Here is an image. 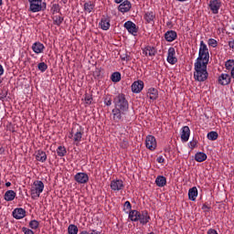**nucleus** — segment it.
Returning a JSON list of instances; mask_svg holds the SVG:
<instances>
[{"mask_svg": "<svg viewBox=\"0 0 234 234\" xmlns=\"http://www.w3.org/2000/svg\"><path fill=\"white\" fill-rule=\"evenodd\" d=\"M229 48H234V40L229 41Z\"/></svg>", "mask_w": 234, "mask_h": 234, "instance_id": "5fc2aeb1", "label": "nucleus"}, {"mask_svg": "<svg viewBox=\"0 0 234 234\" xmlns=\"http://www.w3.org/2000/svg\"><path fill=\"white\" fill-rule=\"evenodd\" d=\"M209 73H207V64L200 62L194 63V80L196 81L204 82L207 80Z\"/></svg>", "mask_w": 234, "mask_h": 234, "instance_id": "f03ea898", "label": "nucleus"}, {"mask_svg": "<svg viewBox=\"0 0 234 234\" xmlns=\"http://www.w3.org/2000/svg\"><path fill=\"white\" fill-rule=\"evenodd\" d=\"M74 180L77 184H87V182H89V175H87V173L79 172L74 176Z\"/></svg>", "mask_w": 234, "mask_h": 234, "instance_id": "9b49d317", "label": "nucleus"}, {"mask_svg": "<svg viewBox=\"0 0 234 234\" xmlns=\"http://www.w3.org/2000/svg\"><path fill=\"white\" fill-rule=\"evenodd\" d=\"M12 215L16 220H21V218H25L27 216V210L24 208H15Z\"/></svg>", "mask_w": 234, "mask_h": 234, "instance_id": "a211bd4d", "label": "nucleus"}, {"mask_svg": "<svg viewBox=\"0 0 234 234\" xmlns=\"http://www.w3.org/2000/svg\"><path fill=\"white\" fill-rule=\"evenodd\" d=\"M60 11L58 5H53V14H59Z\"/></svg>", "mask_w": 234, "mask_h": 234, "instance_id": "a18cd8bd", "label": "nucleus"}, {"mask_svg": "<svg viewBox=\"0 0 234 234\" xmlns=\"http://www.w3.org/2000/svg\"><path fill=\"white\" fill-rule=\"evenodd\" d=\"M133 5L129 0L123 1L120 5L118 6L119 12H122V14H125L129 12L132 8Z\"/></svg>", "mask_w": 234, "mask_h": 234, "instance_id": "dca6fc26", "label": "nucleus"}, {"mask_svg": "<svg viewBox=\"0 0 234 234\" xmlns=\"http://www.w3.org/2000/svg\"><path fill=\"white\" fill-rule=\"evenodd\" d=\"M155 184L158 187H165L167 185V178L164 176H158L155 179Z\"/></svg>", "mask_w": 234, "mask_h": 234, "instance_id": "bb28decb", "label": "nucleus"}, {"mask_svg": "<svg viewBox=\"0 0 234 234\" xmlns=\"http://www.w3.org/2000/svg\"><path fill=\"white\" fill-rule=\"evenodd\" d=\"M166 61L170 63V65H175L176 63H177L178 58H176V51L175 50V48L171 47L168 48Z\"/></svg>", "mask_w": 234, "mask_h": 234, "instance_id": "1a4fd4ad", "label": "nucleus"}, {"mask_svg": "<svg viewBox=\"0 0 234 234\" xmlns=\"http://www.w3.org/2000/svg\"><path fill=\"white\" fill-rule=\"evenodd\" d=\"M221 6H222V1L220 0H210L208 3V8H210V11L214 15L218 14V10H220Z\"/></svg>", "mask_w": 234, "mask_h": 234, "instance_id": "6e6552de", "label": "nucleus"}, {"mask_svg": "<svg viewBox=\"0 0 234 234\" xmlns=\"http://www.w3.org/2000/svg\"><path fill=\"white\" fill-rule=\"evenodd\" d=\"M8 96V89H2L0 90V100L1 101H5V99Z\"/></svg>", "mask_w": 234, "mask_h": 234, "instance_id": "4c0bfd02", "label": "nucleus"}, {"mask_svg": "<svg viewBox=\"0 0 234 234\" xmlns=\"http://www.w3.org/2000/svg\"><path fill=\"white\" fill-rule=\"evenodd\" d=\"M29 228L31 229H37L39 228V221L33 219L29 222Z\"/></svg>", "mask_w": 234, "mask_h": 234, "instance_id": "ea45409f", "label": "nucleus"}, {"mask_svg": "<svg viewBox=\"0 0 234 234\" xmlns=\"http://www.w3.org/2000/svg\"><path fill=\"white\" fill-rule=\"evenodd\" d=\"M17 197V194L14 190H7L4 195L5 202H12Z\"/></svg>", "mask_w": 234, "mask_h": 234, "instance_id": "b1692460", "label": "nucleus"}, {"mask_svg": "<svg viewBox=\"0 0 234 234\" xmlns=\"http://www.w3.org/2000/svg\"><path fill=\"white\" fill-rule=\"evenodd\" d=\"M178 37V34H176V31L175 30H169L165 34V38L168 43H173L175 39Z\"/></svg>", "mask_w": 234, "mask_h": 234, "instance_id": "4be33fe9", "label": "nucleus"}, {"mask_svg": "<svg viewBox=\"0 0 234 234\" xmlns=\"http://www.w3.org/2000/svg\"><path fill=\"white\" fill-rule=\"evenodd\" d=\"M195 63H201L205 65H208L209 63V48H207V45H206L204 40L200 41L198 57Z\"/></svg>", "mask_w": 234, "mask_h": 234, "instance_id": "20e7f679", "label": "nucleus"}, {"mask_svg": "<svg viewBox=\"0 0 234 234\" xmlns=\"http://www.w3.org/2000/svg\"><path fill=\"white\" fill-rule=\"evenodd\" d=\"M78 226L71 224L68 227V233L69 234H78Z\"/></svg>", "mask_w": 234, "mask_h": 234, "instance_id": "c9c22d12", "label": "nucleus"}, {"mask_svg": "<svg viewBox=\"0 0 234 234\" xmlns=\"http://www.w3.org/2000/svg\"><path fill=\"white\" fill-rule=\"evenodd\" d=\"M22 231L24 234H34V230H32L28 228H26V227L22 228Z\"/></svg>", "mask_w": 234, "mask_h": 234, "instance_id": "c03bdc74", "label": "nucleus"}, {"mask_svg": "<svg viewBox=\"0 0 234 234\" xmlns=\"http://www.w3.org/2000/svg\"><path fill=\"white\" fill-rule=\"evenodd\" d=\"M29 10L33 14L47 10V3H43V0H28ZM43 3V5H41Z\"/></svg>", "mask_w": 234, "mask_h": 234, "instance_id": "423d86ee", "label": "nucleus"}, {"mask_svg": "<svg viewBox=\"0 0 234 234\" xmlns=\"http://www.w3.org/2000/svg\"><path fill=\"white\" fill-rule=\"evenodd\" d=\"M219 85H229L231 83V76L228 73H222L218 80Z\"/></svg>", "mask_w": 234, "mask_h": 234, "instance_id": "2eb2a0df", "label": "nucleus"}, {"mask_svg": "<svg viewBox=\"0 0 234 234\" xmlns=\"http://www.w3.org/2000/svg\"><path fill=\"white\" fill-rule=\"evenodd\" d=\"M156 52H157L156 48L152 46H146L143 49V54H144V56H149L150 58H153V56H156Z\"/></svg>", "mask_w": 234, "mask_h": 234, "instance_id": "5701e85b", "label": "nucleus"}, {"mask_svg": "<svg viewBox=\"0 0 234 234\" xmlns=\"http://www.w3.org/2000/svg\"><path fill=\"white\" fill-rule=\"evenodd\" d=\"M144 17L148 25H154V20L156 19V13H154V11L145 12Z\"/></svg>", "mask_w": 234, "mask_h": 234, "instance_id": "4468645a", "label": "nucleus"}, {"mask_svg": "<svg viewBox=\"0 0 234 234\" xmlns=\"http://www.w3.org/2000/svg\"><path fill=\"white\" fill-rule=\"evenodd\" d=\"M111 80L113 83H119V81H122V73L115 71L112 74Z\"/></svg>", "mask_w": 234, "mask_h": 234, "instance_id": "7c9ffc66", "label": "nucleus"}, {"mask_svg": "<svg viewBox=\"0 0 234 234\" xmlns=\"http://www.w3.org/2000/svg\"><path fill=\"white\" fill-rule=\"evenodd\" d=\"M133 206L131 205V202L125 201L124 203V211H131Z\"/></svg>", "mask_w": 234, "mask_h": 234, "instance_id": "37998d69", "label": "nucleus"}, {"mask_svg": "<svg viewBox=\"0 0 234 234\" xmlns=\"http://www.w3.org/2000/svg\"><path fill=\"white\" fill-rule=\"evenodd\" d=\"M103 103L104 105H106L107 107H111V105H112V95H106L104 97V100H103Z\"/></svg>", "mask_w": 234, "mask_h": 234, "instance_id": "72a5a7b5", "label": "nucleus"}, {"mask_svg": "<svg viewBox=\"0 0 234 234\" xmlns=\"http://www.w3.org/2000/svg\"><path fill=\"white\" fill-rule=\"evenodd\" d=\"M10 186H12V183H10V182H6V183H5V186H6V187H10Z\"/></svg>", "mask_w": 234, "mask_h": 234, "instance_id": "680f3d73", "label": "nucleus"}, {"mask_svg": "<svg viewBox=\"0 0 234 234\" xmlns=\"http://www.w3.org/2000/svg\"><path fill=\"white\" fill-rule=\"evenodd\" d=\"M32 50L33 52H35V54H43L44 50H45V45H43V43L41 42H35L32 45Z\"/></svg>", "mask_w": 234, "mask_h": 234, "instance_id": "aec40b11", "label": "nucleus"}, {"mask_svg": "<svg viewBox=\"0 0 234 234\" xmlns=\"http://www.w3.org/2000/svg\"><path fill=\"white\" fill-rule=\"evenodd\" d=\"M145 145L149 151H154L156 149V138L153 135L146 136Z\"/></svg>", "mask_w": 234, "mask_h": 234, "instance_id": "9d476101", "label": "nucleus"}, {"mask_svg": "<svg viewBox=\"0 0 234 234\" xmlns=\"http://www.w3.org/2000/svg\"><path fill=\"white\" fill-rule=\"evenodd\" d=\"M0 6H3V0H0Z\"/></svg>", "mask_w": 234, "mask_h": 234, "instance_id": "0e129e2a", "label": "nucleus"}, {"mask_svg": "<svg viewBox=\"0 0 234 234\" xmlns=\"http://www.w3.org/2000/svg\"><path fill=\"white\" fill-rule=\"evenodd\" d=\"M100 27L101 30H109L111 28V18L109 16H103L101 19Z\"/></svg>", "mask_w": 234, "mask_h": 234, "instance_id": "6ab92c4d", "label": "nucleus"}, {"mask_svg": "<svg viewBox=\"0 0 234 234\" xmlns=\"http://www.w3.org/2000/svg\"><path fill=\"white\" fill-rule=\"evenodd\" d=\"M129 56H127V55H124L123 57H122V61H129Z\"/></svg>", "mask_w": 234, "mask_h": 234, "instance_id": "4d7b16f0", "label": "nucleus"}, {"mask_svg": "<svg viewBox=\"0 0 234 234\" xmlns=\"http://www.w3.org/2000/svg\"><path fill=\"white\" fill-rule=\"evenodd\" d=\"M90 234H101V232H100V231H98V230H96V229H91V230L90 231Z\"/></svg>", "mask_w": 234, "mask_h": 234, "instance_id": "6e6d98bb", "label": "nucleus"}, {"mask_svg": "<svg viewBox=\"0 0 234 234\" xmlns=\"http://www.w3.org/2000/svg\"><path fill=\"white\" fill-rule=\"evenodd\" d=\"M127 145H129V143L127 141H123L122 144H121V147L122 149H127Z\"/></svg>", "mask_w": 234, "mask_h": 234, "instance_id": "de8ad7c7", "label": "nucleus"}, {"mask_svg": "<svg viewBox=\"0 0 234 234\" xmlns=\"http://www.w3.org/2000/svg\"><path fill=\"white\" fill-rule=\"evenodd\" d=\"M207 234H218L215 229H209L207 230Z\"/></svg>", "mask_w": 234, "mask_h": 234, "instance_id": "8fccbe9b", "label": "nucleus"}, {"mask_svg": "<svg viewBox=\"0 0 234 234\" xmlns=\"http://www.w3.org/2000/svg\"><path fill=\"white\" fill-rule=\"evenodd\" d=\"M207 140H210L211 142H215V140L218 139V133H217L215 131L209 132L207 134Z\"/></svg>", "mask_w": 234, "mask_h": 234, "instance_id": "473e14b6", "label": "nucleus"}, {"mask_svg": "<svg viewBox=\"0 0 234 234\" xmlns=\"http://www.w3.org/2000/svg\"><path fill=\"white\" fill-rule=\"evenodd\" d=\"M44 189H45V184H43V181H39V180L35 181L30 189L31 198L33 200H37V198H39V197L41 196V193H43Z\"/></svg>", "mask_w": 234, "mask_h": 234, "instance_id": "39448f33", "label": "nucleus"}, {"mask_svg": "<svg viewBox=\"0 0 234 234\" xmlns=\"http://www.w3.org/2000/svg\"><path fill=\"white\" fill-rule=\"evenodd\" d=\"M37 69L40 70V72H45L47 69H48V66L45 62H40L37 65Z\"/></svg>", "mask_w": 234, "mask_h": 234, "instance_id": "a19ab883", "label": "nucleus"}, {"mask_svg": "<svg viewBox=\"0 0 234 234\" xmlns=\"http://www.w3.org/2000/svg\"><path fill=\"white\" fill-rule=\"evenodd\" d=\"M225 68L227 70H233L234 69V59H229L225 62Z\"/></svg>", "mask_w": 234, "mask_h": 234, "instance_id": "e433bc0d", "label": "nucleus"}, {"mask_svg": "<svg viewBox=\"0 0 234 234\" xmlns=\"http://www.w3.org/2000/svg\"><path fill=\"white\" fill-rule=\"evenodd\" d=\"M93 76L94 78H100V76H101V70H100V69H96L93 72Z\"/></svg>", "mask_w": 234, "mask_h": 234, "instance_id": "49530a36", "label": "nucleus"}, {"mask_svg": "<svg viewBox=\"0 0 234 234\" xmlns=\"http://www.w3.org/2000/svg\"><path fill=\"white\" fill-rule=\"evenodd\" d=\"M177 1H179V3H186V1L187 0H177Z\"/></svg>", "mask_w": 234, "mask_h": 234, "instance_id": "e2e57ef3", "label": "nucleus"}, {"mask_svg": "<svg viewBox=\"0 0 234 234\" xmlns=\"http://www.w3.org/2000/svg\"><path fill=\"white\" fill-rule=\"evenodd\" d=\"M197 144H198V142L197 140H192L188 143V146L190 149H195V147H197Z\"/></svg>", "mask_w": 234, "mask_h": 234, "instance_id": "79ce46f5", "label": "nucleus"}, {"mask_svg": "<svg viewBox=\"0 0 234 234\" xmlns=\"http://www.w3.org/2000/svg\"><path fill=\"white\" fill-rule=\"evenodd\" d=\"M79 234H90V232L87 231V230H82V231H80Z\"/></svg>", "mask_w": 234, "mask_h": 234, "instance_id": "052dcab7", "label": "nucleus"}, {"mask_svg": "<svg viewBox=\"0 0 234 234\" xmlns=\"http://www.w3.org/2000/svg\"><path fill=\"white\" fill-rule=\"evenodd\" d=\"M83 127L80 126V129L73 135V140L76 145H80V142H81V138H83Z\"/></svg>", "mask_w": 234, "mask_h": 234, "instance_id": "412c9836", "label": "nucleus"}, {"mask_svg": "<svg viewBox=\"0 0 234 234\" xmlns=\"http://www.w3.org/2000/svg\"><path fill=\"white\" fill-rule=\"evenodd\" d=\"M124 28H126V30L129 32V34H132V36H136V34H138L136 24H134L133 21L125 22Z\"/></svg>", "mask_w": 234, "mask_h": 234, "instance_id": "f8f14e48", "label": "nucleus"}, {"mask_svg": "<svg viewBox=\"0 0 234 234\" xmlns=\"http://www.w3.org/2000/svg\"><path fill=\"white\" fill-rule=\"evenodd\" d=\"M129 218L132 222H138L143 226L145 224H149L151 221V216H149V212L147 210L138 211V210H131L129 212Z\"/></svg>", "mask_w": 234, "mask_h": 234, "instance_id": "7ed1b4c3", "label": "nucleus"}, {"mask_svg": "<svg viewBox=\"0 0 234 234\" xmlns=\"http://www.w3.org/2000/svg\"><path fill=\"white\" fill-rule=\"evenodd\" d=\"M122 2H123V0H114V3H116V5H120Z\"/></svg>", "mask_w": 234, "mask_h": 234, "instance_id": "13d9d810", "label": "nucleus"}, {"mask_svg": "<svg viewBox=\"0 0 234 234\" xmlns=\"http://www.w3.org/2000/svg\"><path fill=\"white\" fill-rule=\"evenodd\" d=\"M189 136H191L189 126H183L181 129V141L189 142Z\"/></svg>", "mask_w": 234, "mask_h": 234, "instance_id": "f3484780", "label": "nucleus"}, {"mask_svg": "<svg viewBox=\"0 0 234 234\" xmlns=\"http://www.w3.org/2000/svg\"><path fill=\"white\" fill-rule=\"evenodd\" d=\"M230 76H231V78H233V80H234V68L231 69V71H230Z\"/></svg>", "mask_w": 234, "mask_h": 234, "instance_id": "bf43d9fd", "label": "nucleus"}, {"mask_svg": "<svg viewBox=\"0 0 234 234\" xmlns=\"http://www.w3.org/2000/svg\"><path fill=\"white\" fill-rule=\"evenodd\" d=\"M0 83H3V80H1V79H0Z\"/></svg>", "mask_w": 234, "mask_h": 234, "instance_id": "69168bd1", "label": "nucleus"}, {"mask_svg": "<svg viewBox=\"0 0 234 234\" xmlns=\"http://www.w3.org/2000/svg\"><path fill=\"white\" fill-rule=\"evenodd\" d=\"M36 158L37 162H47V154L43 150H38Z\"/></svg>", "mask_w": 234, "mask_h": 234, "instance_id": "c85d7f7f", "label": "nucleus"}, {"mask_svg": "<svg viewBox=\"0 0 234 234\" xmlns=\"http://www.w3.org/2000/svg\"><path fill=\"white\" fill-rule=\"evenodd\" d=\"M156 162H158V164H164V162H165V159H164V156H159L157 157Z\"/></svg>", "mask_w": 234, "mask_h": 234, "instance_id": "09e8293b", "label": "nucleus"}, {"mask_svg": "<svg viewBox=\"0 0 234 234\" xmlns=\"http://www.w3.org/2000/svg\"><path fill=\"white\" fill-rule=\"evenodd\" d=\"M147 98H149L152 101L158 99V90L154 88H150L146 94Z\"/></svg>", "mask_w": 234, "mask_h": 234, "instance_id": "393cba45", "label": "nucleus"}, {"mask_svg": "<svg viewBox=\"0 0 234 234\" xmlns=\"http://www.w3.org/2000/svg\"><path fill=\"white\" fill-rule=\"evenodd\" d=\"M57 154L58 156H65V154H67V148H65V146H58L57 148Z\"/></svg>", "mask_w": 234, "mask_h": 234, "instance_id": "f704fd0d", "label": "nucleus"}, {"mask_svg": "<svg viewBox=\"0 0 234 234\" xmlns=\"http://www.w3.org/2000/svg\"><path fill=\"white\" fill-rule=\"evenodd\" d=\"M111 189L114 192V193H118V191H123L125 185L123 184V180L122 179H113L111 182Z\"/></svg>", "mask_w": 234, "mask_h": 234, "instance_id": "0eeeda50", "label": "nucleus"}, {"mask_svg": "<svg viewBox=\"0 0 234 234\" xmlns=\"http://www.w3.org/2000/svg\"><path fill=\"white\" fill-rule=\"evenodd\" d=\"M197 197H198V189L197 186H194L188 190V198L195 202L197 200Z\"/></svg>", "mask_w": 234, "mask_h": 234, "instance_id": "a878e982", "label": "nucleus"}, {"mask_svg": "<svg viewBox=\"0 0 234 234\" xmlns=\"http://www.w3.org/2000/svg\"><path fill=\"white\" fill-rule=\"evenodd\" d=\"M202 209H203V211L207 212V211H209V207H208L207 205L204 204V205L202 206Z\"/></svg>", "mask_w": 234, "mask_h": 234, "instance_id": "603ef678", "label": "nucleus"}, {"mask_svg": "<svg viewBox=\"0 0 234 234\" xmlns=\"http://www.w3.org/2000/svg\"><path fill=\"white\" fill-rule=\"evenodd\" d=\"M114 108L112 111L113 121L118 123L129 112V101L123 93H119L113 98Z\"/></svg>", "mask_w": 234, "mask_h": 234, "instance_id": "f257e3e1", "label": "nucleus"}, {"mask_svg": "<svg viewBox=\"0 0 234 234\" xmlns=\"http://www.w3.org/2000/svg\"><path fill=\"white\" fill-rule=\"evenodd\" d=\"M5 74V68H3V65L0 64V76H3Z\"/></svg>", "mask_w": 234, "mask_h": 234, "instance_id": "864d4df0", "label": "nucleus"}, {"mask_svg": "<svg viewBox=\"0 0 234 234\" xmlns=\"http://www.w3.org/2000/svg\"><path fill=\"white\" fill-rule=\"evenodd\" d=\"M195 160L199 163L206 162V160H207V154L203 152H198L195 154Z\"/></svg>", "mask_w": 234, "mask_h": 234, "instance_id": "cd10ccee", "label": "nucleus"}, {"mask_svg": "<svg viewBox=\"0 0 234 234\" xmlns=\"http://www.w3.org/2000/svg\"><path fill=\"white\" fill-rule=\"evenodd\" d=\"M52 20H53V25H56L57 27H61V24L63 23V21H65V18L61 16H52Z\"/></svg>", "mask_w": 234, "mask_h": 234, "instance_id": "c756f323", "label": "nucleus"}, {"mask_svg": "<svg viewBox=\"0 0 234 234\" xmlns=\"http://www.w3.org/2000/svg\"><path fill=\"white\" fill-rule=\"evenodd\" d=\"M86 103H92V97L87 96L85 97Z\"/></svg>", "mask_w": 234, "mask_h": 234, "instance_id": "3c124183", "label": "nucleus"}, {"mask_svg": "<svg viewBox=\"0 0 234 234\" xmlns=\"http://www.w3.org/2000/svg\"><path fill=\"white\" fill-rule=\"evenodd\" d=\"M94 6H96L94 5V3L89 1V2H86L84 4V11L87 12V14H90V12H92V10H94Z\"/></svg>", "mask_w": 234, "mask_h": 234, "instance_id": "2f4dec72", "label": "nucleus"}, {"mask_svg": "<svg viewBox=\"0 0 234 234\" xmlns=\"http://www.w3.org/2000/svg\"><path fill=\"white\" fill-rule=\"evenodd\" d=\"M144 82L143 80H136L134 81L132 86V92H133L134 94H140V92H142V90H144Z\"/></svg>", "mask_w": 234, "mask_h": 234, "instance_id": "ddd939ff", "label": "nucleus"}, {"mask_svg": "<svg viewBox=\"0 0 234 234\" xmlns=\"http://www.w3.org/2000/svg\"><path fill=\"white\" fill-rule=\"evenodd\" d=\"M208 47H212V48H217L218 46V42L215 38H209L207 40Z\"/></svg>", "mask_w": 234, "mask_h": 234, "instance_id": "58836bf2", "label": "nucleus"}]
</instances>
